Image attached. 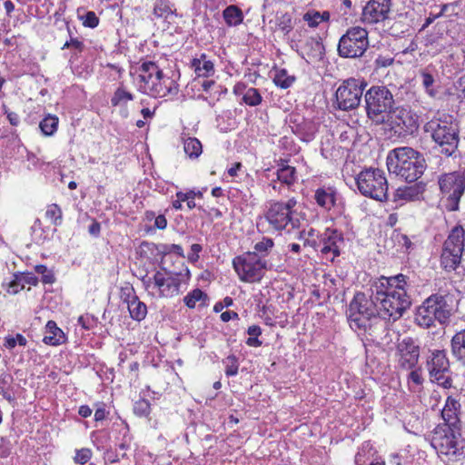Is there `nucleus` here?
Segmentation results:
<instances>
[{
	"label": "nucleus",
	"instance_id": "25",
	"mask_svg": "<svg viewBox=\"0 0 465 465\" xmlns=\"http://www.w3.org/2000/svg\"><path fill=\"white\" fill-rule=\"evenodd\" d=\"M277 180H272L271 186L275 192L281 193V186L277 185V181L287 186L292 185L296 182V170L290 165H283L276 171Z\"/></svg>",
	"mask_w": 465,
	"mask_h": 465
},
{
	"label": "nucleus",
	"instance_id": "18",
	"mask_svg": "<svg viewBox=\"0 0 465 465\" xmlns=\"http://www.w3.org/2000/svg\"><path fill=\"white\" fill-rule=\"evenodd\" d=\"M398 365L406 371L412 370L418 363L420 346L412 338H404L397 346Z\"/></svg>",
	"mask_w": 465,
	"mask_h": 465
},
{
	"label": "nucleus",
	"instance_id": "38",
	"mask_svg": "<svg viewBox=\"0 0 465 465\" xmlns=\"http://www.w3.org/2000/svg\"><path fill=\"white\" fill-rule=\"evenodd\" d=\"M456 7H457L456 3H450V4L442 5L440 6H436L435 8L438 10L430 11L429 13L428 16L425 18L424 24L422 25V29H425L426 27H428L437 18L444 15L446 14V12L448 11V9H452V11H453L454 8H456Z\"/></svg>",
	"mask_w": 465,
	"mask_h": 465
},
{
	"label": "nucleus",
	"instance_id": "24",
	"mask_svg": "<svg viewBox=\"0 0 465 465\" xmlns=\"http://www.w3.org/2000/svg\"><path fill=\"white\" fill-rule=\"evenodd\" d=\"M428 369L430 375L449 371L450 362L445 351L438 350L432 352L430 360L428 361Z\"/></svg>",
	"mask_w": 465,
	"mask_h": 465
},
{
	"label": "nucleus",
	"instance_id": "20",
	"mask_svg": "<svg viewBox=\"0 0 465 465\" xmlns=\"http://www.w3.org/2000/svg\"><path fill=\"white\" fill-rule=\"evenodd\" d=\"M322 242L321 252L330 261H333L341 254V249L344 245L343 234L337 229L328 228L323 233Z\"/></svg>",
	"mask_w": 465,
	"mask_h": 465
},
{
	"label": "nucleus",
	"instance_id": "59",
	"mask_svg": "<svg viewBox=\"0 0 465 465\" xmlns=\"http://www.w3.org/2000/svg\"><path fill=\"white\" fill-rule=\"evenodd\" d=\"M455 88L459 92L460 96L465 100V74L456 81Z\"/></svg>",
	"mask_w": 465,
	"mask_h": 465
},
{
	"label": "nucleus",
	"instance_id": "30",
	"mask_svg": "<svg viewBox=\"0 0 465 465\" xmlns=\"http://www.w3.org/2000/svg\"><path fill=\"white\" fill-rule=\"evenodd\" d=\"M65 336L63 331L57 327L55 322L48 321L45 325V335L43 341L45 344L56 346L64 343Z\"/></svg>",
	"mask_w": 465,
	"mask_h": 465
},
{
	"label": "nucleus",
	"instance_id": "2",
	"mask_svg": "<svg viewBox=\"0 0 465 465\" xmlns=\"http://www.w3.org/2000/svg\"><path fill=\"white\" fill-rule=\"evenodd\" d=\"M378 306L372 292L355 293L347 310L350 327L360 333L376 337L386 326Z\"/></svg>",
	"mask_w": 465,
	"mask_h": 465
},
{
	"label": "nucleus",
	"instance_id": "27",
	"mask_svg": "<svg viewBox=\"0 0 465 465\" xmlns=\"http://www.w3.org/2000/svg\"><path fill=\"white\" fill-rule=\"evenodd\" d=\"M317 204L325 210H331L336 203V191L332 187L318 188L314 193Z\"/></svg>",
	"mask_w": 465,
	"mask_h": 465
},
{
	"label": "nucleus",
	"instance_id": "43",
	"mask_svg": "<svg viewBox=\"0 0 465 465\" xmlns=\"http://www.w3.org/2000/svg\"><path fill=\"white\" fill-rule=\"evenodd\" d=\"M223 364L225 368L224 372L226 376L231 377L237 375L239 370V362L238 358L235 355L231 354L227 356L223 360Z\"/></svg>",
	"mask_w": 465,
	"mask_h": 465
},
{
	"label": "nucleus",
	"instance_id": "40",
	"mask_svg": "<svg viewBox=\"0 0 465 465\" xmlns=\"http://www.w3.org/2000/svg\"><path fill=\"white\" fill-rule=\"evenodd\" d=\"M57 125L58 118L48 115L40 122L39 127L45 135H53L57 130Z\"/></svg>",
	"mask_w": 465,
	"mask_h": 465
},
{
	"label": "nucleus",
	"instance_id": "17",
	"mask_svg": "<svg viewBox=\"0 0 465 465\" xmlns=\"http://www.w3.org/2000/svg\"><path fill=\"white\" fill-rule=\"evenodd\" d=\"M436 322L446 324L454 312V297L450 293H434L429 296Z\"/></svg>",
	"mask_w": 465,
	"mask_h": 465
},
{
	"label": "nucleus",
	"instance_id": "31",
	"mask_svg": "<svg viewBox=\"0 0 465 465\" xmlns=\"http://www.w3.org/2000/svg\"><path fill=\"white\" fill-rule=\"evenodd\" d=\"M223 17L228 26H237L243 21V13L237 5H229L223 12Z\"/></svg>",
	"mask_w": 465,
	"mask_h": 465
},
{
	"label": "nucleus",
	"instance_id": "64",
	"mask_svg": "<svg viewBox=\"0 0 465 465\" xmlns=\"http://www.w3.org/2000/svg\"><path fill=\"white\" fill-rule=\"evenodd\" d=\"M107 414H108V412L106 411L104 407L102 406V407L97 408L94 412L95 421L104 420L106 418Z\"/></svg>",
	"mask_w": 465,
	"mask_h": 465
},
{
	"label": "nucleus",
	"instance_id": "28",
	"mask_svg": "<svg viewBox=\"0 0 465 465\" xmlns=\"http://www.w3.org/2000/svg\"><path fill=\"white\" fill-rule=\"evenodd\" d=\"M191 66L198 77L207 78L214 74V64L207 59L205 54H202L198 58H193Z\"/></svg>",
	"mask_w": 465,
	"mask_h": 465
},
{
	"label": "nucleus",
	"instance_id": "9",
	"mask_svg": "<svg viewBox=\"0 0 465 465\" xmlns=\"http://www.w3.org/2000/svg\"><path fill=\"white\" fill-rule=\"evenodd\" d=\"M465 254V229L457 225L451 229L444 242L440 263L445 271H455Z\"/></svg>",
	"mask_w": 465,
	"mask_h": 465
},
{
	"label": "nucleus",
	"instance_id": "46",
	"mask_svg": "<svg viewBox=\"0 0 465 465\" xmlns=\"http://www.w3.org/2000/svg\"><path fill=\"white\" fill-rule=\"evenodd\" d=\"M45 216L52 222V223L59 225L62 223L63 213L57 204L53 203L47 206Z\"/></svg>",
	"mask_w": 465,
	"mask_h": 465
},
{
	"label": "nucleus",
	"instance_id": "61",
	"mask_svg": "<svg viewBox=\"0 0 465 465\" xmlns=\"http://www.w3.org/2000/svg\"><path fill=\"white\" fill-rule=\"evenodd\" d=\"M409 381L416 385H420L423 381V379L420 371L412 370L409 374Z\"/></svg>",
	"mask_w": 465,
	"mask_h": 465
},
{
	"label": "nucleus",
	"instance_id": "53",
	"mask_svg": "<svg viewBox=\"0 0 465 465\" xmlns=\"http://www.w3.org/2000/svg\"><path fill=\"white\" fill-rule=\"evenodd\" d=\"M81 19L83 20V25L86 27L94 28L99 24V19L93 11L87 12Z\"/></svg>",
	"mask_w": 465,
	"mask_h": 465
},
{
	"label": "nucleus",
	"instance_id": "8",
	"mask_svg": "<svg viewBox=\"0 0 465 465\" xmlns=\"http://www.w3.org/2000/svg\"><path fill=\"white\" fill-rule=\"evenodd\" d=\"M296 204L295 198H290L287 202L272 200L267 203L263 218L275 231L287 229L288 225L293 229L299 223V220L293 218V208Z\"/></svg>",
	"mask_w": 465,
	"mask_h": 465
},
{
	"label": "nucleus",
	"instance_id": "22",
	"mask_svg": "<svg viewBox=\"0 0 465 465\" xmlns=\"http://www.w3.org/2000/svg\"><path fill=\"white\" fill-rule=\"evenodd\" d=\"M460 402L453 397L449 396L446 400L445 406L441 411L442 419L446 422L442 427L455 428L456 424L460 420Z\"/></svg>",
	"mask_w": 465,
	"mask_h": 465
},
{
	"label": "nucleus",
	"instance_id": "4",
	"mask_svg": "<svg viewBox=\"0 0 465 465\" xmlns=\"http://www.w3.org/2000/svg\"><path fill=\"white\" fill-rule=\"evenodd\" d=\"M423 129L430 134L440 153L449 157L456 153L460 129L451 114L438 112L424 124Z\"/></svg>",
	"mask_w": 465,
	"mask_h": 465
},
{
	"label": "nucleus",
	"instance_id": "34",
	"mask_svg": "<svg viewBox=\"0 0 465 465\" xmlns=\"http://www.w3.org/2000/svg\"><path fill=\"white\" fill-rule=\"evenodd\" d=\"M128 311L132 319L141 322L146 317L147 306L144 302H141L138 297H133Z\"/></svg>",
	"mask_w": 465,
	"mask_h": 465
},
{
	"label": "nucleus",
	"instance_id": "58",
	"mask_svg": "<svg viewBox=\"0 0 465 465\" xmlns=\"http://www.w3.org/2000/svg\"><path fill=\"white\" fill-rule=\"evenodd\" d=\"M23 283H28L35 286L38 283V278L32 272L19 274Z\"/></svg>",
	"mask_w": 465,
	"mask_h": 465
},
{
	"label": "nucleus",
	"instance_id": "44",
	"mask_svg": "<svg viewBox=\"0 0 465 465\" xmlns=\"http://www.w3.org/2000/svg\"><path fill=\"white\" fill-rule=\"evenodd\" d=\"M153 15L157 18H167L173 14V10L164 0H157L153 6Z\"/></svg>",
	"mask_w": 465,
	"mask_h": 465
},
{
	"label": "nucleus",
	"instance_id": "33",
	"mask_svg": "<svg viewBox=\"0 0 465 465\" xmlns=\"http://www.w3.org/2000/svg\"><path fill=\"white\" fill-rule=\"evenodd\" d=\"M183 150L190 159H197L203 153V145L195 137L183 139Z\"/></svg>",
	"mask_w": 465,
	"mask_h": 465
},
{
	"label": "nucleus",
	"instance_id": "14",
	"mask_svg": "<svg viewBox=\"0 0 465 465\" xmlns=\"http://www.w3.org/2000/svg\"><path fill=\"white\" fill-rule=\"evenodd\" d=\"M366 83L360 79L344 80L335 92L334 106L341 111L357 108L361 101Z\"/></svg>",
	"mask_w": 465,
	"mask_h": 465
},
{
	"label": "nucleus",
	"instance_id": "11",
	"mask_svg": "<svg viewBox=\"0 0 465 465\" xmlns=\"http://www.w3.org/2000/svg\"><path fill=\"white\" fill-rule=\"evenodd\" d=\"M355 182L362 195L377 201L387 199L388 183L383 171L371 168L363 170L357 175Z\"/></svg>",
	"mask_w": 465,
	"mask_h": 465
},
{
	"label": "nucleus",
	"instance_id": "16",
	"mask_svg": "<svg viewBox=\"0 0 465 465\" xmlns=\"http://www.w3.org/2000/svg\"><path fill=\"white\" fill-rule=\"evenodd\" d=\"M418 115L411 110L404 107H397L391 111L389 122L395 132L401 134H413L419 128Z\"/></svg>",
	"mask_w": 465,
	"mask_h": 465
},
{
	"label": "nucleus",
	"instance_id": "7",
	"mask_svg": "<svg viewBox=\"0 0 465 465\" xmlns=\"http://www.w3.org/2000/svg\"><path fill=\"white\" fill-rule=\"evenodd\" d=\"M431 446L441 455L455 460H465V439L451 427H437L431 436Z\"/></svg>",
	"mask_w": 465,
	"mask_h": 465
},
{
	"label": "nucleus",
	"instance_id": "63",
	"mask_svg": "<svg viewBox=\"0 0 465 465\" xmlns=\"http://www.w3.org/2000/svg\"><path fill=\"white\" fill-rule=\"evenodd\" d=\"M133 297H137L134 288H127L126 290L124 291L122 298L124 302L127 303V307H129V304H131Z\"/></svg>",
	"mask_w": 465,
	"mask_h": 465
},
{
	"label": "nucleus",
	"instance_id": "42",
	"mask_svg": "<svg viewBox=\"0 0 465 465\" xmlns=\"http://www.w3.org/2000/svg\"><path fill=\"white\" fill-rule=\"evenodd\" d=\"M294 80L295 78L289 76L284 69L277 71L273 77V83L282 89L289 88L293 84Z\"/></svg>",
	"mask_w": 465,
	"mask_h": 465
},
{
	"label": "nucleus",
	"instance_id": "57",
	"mask_svg": "<svg viewBox=\"0 0 465 465\" xmlns=\"http://www.w3.org/2000/svg\"><path fill=\"white\" fill-rule=\"evenodd\" d=\"M13 377L5 372L0 374V392H4L7 387L12 383Z\"/></svg>",
	"mask_w": 465,
	"mask_h": 465
},
{
	"label": "nucleus",
	"instance_id": "36",
	"mask_svg": "<svg viewBox=\"0 0 465 465\" xmlns=\"http://www.w3.org/2000/svg\"><path fill=\"white\" fill-rule=\"evenodd\" d=\"M420 77L421 79V84L425 89L426 94L431 98L436 97L439 90L435 85L434 76L427 69H425L420 71Z\"/></svg>",
	"mask_w": 465,
	"mask_h": 465
},
{
	"label": "nucleus",
	"instance_id": "1",
	"mask_svg": "<svg viewBox=\"0 0 465 465\" xmlns=\"http://www.w3.org/2000/svg\"><path fill=\"white\" fill-rule=\"evenodd\" d=\"M411 288L410 278L402 273L390 277L381 276L372 282L370 292L373 293L384 322L399 320L411 307V298L409 292Z\"/></svg>",
	"mask_w": 465,
	"mask_h": 465
},
{
	"label": "nucleus",
	"instance_id": "29",
	"mask_svg": "<svg viewBox=\"0 0 465 465\" xmlns=\"http://www.w3.org/2000/svg\"><path fill=\"white\" fill-rule=\"evenodd\" d=\"M451 354L460 364L465 365V329L456 332L450 341Z\"/></svg>",
	"mask_w": 465,
	"mask_h": 465
},
{
	"label": "nucleus",
	"instance_id": "50",
	"mask_svg": "<svg viewBox=\"0 0 465 465\" xmlns=\"http://www.w3.org/2000/svg\"><path fill=\"white\" fill-rule=\"evenodd\" d=\"M35 272L42 275V282L44 283H53L54 282V274L45 265H36Z\"/></svg>",
	"mask_w": 465,
	"mask_h": 465
},
{
	"label": "nucleus",
	"instance_id": "48",
	"mask_svg": "<svg viewBox=\"0 0 465 465\" xmlns=\"http://www.w3.org/2000/svg\"><path fill=\"white\" fill-rule=\"evenodd\" d=\"M433 381H436L440 386L444 389H449L452 386V379L450 377V371L437 373V375H430Z\"/></svg>",
	"mask_w": 465,
	"mask_h": 465
},
{
	"label": "nucleus",
	"instance_id": "52",
	"mask_svg": "<svg viewBox=\"0 0 465 465\" xmlns=\"http://www.w3.org/2000/svg\"><path fill=\"white\" fill-rule=\"evenodd\" d=\"M25 287L20 275L15 274L14 279L9 282L7 292L11 294H16L19 291L23 290Z\"/></svg>",
	"mask_w": 465,
	"mask_h": 465
},
{
	"label": "nucleus",
	"instance_id": "6",
	"mask_svg": "<svg viewBox=\"0 0 465 465\" xmlns=\"http://www.w3.org/2000/svg\"><path fill=\"white\" fill-rule=\"evenodd\" d=\"M367 117L375 124L389 122L393 110L394 98L390 89L384 85L371 86L364 96Z\"/></svg>",
	"mask_w": 465,
	"mask_h": 465
},
{
	"label": "nucleus",
	"instance_id": "19",
	"mask_svg": "<svg viewBox=\"0 0 465 465\" xmlns=\"http://www.w3.org/2000/svg\"><path fill=\"white\" fill-rule=\"evenodd\" d=\"M391 7V0H370L362 10L361 21L366 25L383 22L389 17Z\"/></svg>",
	"mask_w": 465,
	"mask_h": 465
},
{
	"label": "nucleus",
	"instance_id": "13",
	"mask_svg": "<svg viewBox=\"0 0 465 465\" xmlns=\"http://www.w3.org/2000/svg\"><path fill=\"white\" fill-rule=\"evenodd\" d=\"M369 46L368 32L360 26H353L340 38L339 55L344 58L361 57Z\"/></svg>",
	"mask_w": 465,
	"mask_h": 465
},
{
	"label": "nucleus",
	"instance_id": "39",
	"mask_svg": "<svg viewBox=\"0 0 465 465\" xmlns=\"http://www.w3.org/2000/svg\"><path fill=\"white\" fill-rule=\"evenodd\" d=\"M134 100V95L123 86L118 87L114 95L111 98V104L113 106H123L126 105L128 102Z\"/></svg>",
	"mask_w": 465,
	"mask_h": 465
},
{
	"label": "nucleus",
	"instance_id": "60",
	"mask_svg": "<svg viewBox=\"0 0 465 465\" xmlns=\"http://www.w3.org/2000/svg\"><path fill=\"white\" fill-rule=\"evenodd\" d=\"M15 346H17L15 335L9 334L4 338V347L5 348H6L9 351H12L13 349L15 348Z\"/></svg>",
	"mask_w": 465,
	"mask_h": 465
},
{
	"label": "nucleus",
	"instance_id": "23",
	"mask_svg": "<svg viewBox=\"0 0 465 465\" xmlns=\"http://www.w3.org/2000/svg\"><path fill=\"white\" fill-rule=\"evenodd\" d=\"M414 321L417 325L425 329L435 326L436 320L433 318L429 297L416 309Z\"/></svg>",
	"mask_w": 465,
	"mask_h": 465
},
{
	"label": "nucleus",
	"instance_id": "10",
	"mask_svg": "<svg viewBox=\"0 0 465 465\" xmlns=\"http://www.w3.org/2000/svg\"><path fill=\"white\" fill-rule=\"evenodd\" d=\"M190 278V272L186 268L185 273H173L166 269L155 272L153 278H148L144 283L147 287L151 284L157 289L160 297L171 298L181 293L183 284L186 285Z\"/></svg>",
	"mask_w": 465,
	"mask_h": 465
},
{
	"label": "nucleus",
	"instance_id": "5",
	"mask_svg": "<svg viewBox=\"0 0 465 465\" xmlns=\"http://www.w3.org/2000/svg\"><path fill=\"white\" fill-rule=\"evenodd\" d=\"M139 91L154 98L178 93V84L165 75L154 62H143L138 68Z\"/></svg>",
	"mask_w": 465,
	"mask_h": 465
},
{
	"label": "nucleus",
	"instance_id": "45",
	"mask_svg": "<svg viewBox=\"0 0 465 465\" xmlns=\"http://www.w3.org/2000/svg\"><path fill=\"white\" fill-rule=\"evenodd\" d=\"M249 338L246 340V344L251 347H260L262 342L258 339L262 334V329L259 325H251L247 330Z\"/></svg>",
	"mask_w": 465,
	"mask_h": 465
},
{
	"label": "nucleus",
	"instance_id": "55",
	"mask_svg": "<svg viewBox=\"0 0 465 465\" xmlns=\"http://www.w3.org/2000/svg\"><path fill=\"white\" fill-rule=\"evenodd\" d=\"M393 62H394V59L392 57L382 56V55H379L374 61L376 67H379V68L388 67V66L391 65L393 64Z\"/></svg>",
	"mask_w": 465,
	"mask_h": 465
},
{
	"label": "nucleus",
	"instance_id": "41",
	"mask_svg": "<svg viewBox=\"0 0 465 465\" xmlns=\"http://www.w3.org/2000/svg\"><path fill=\"white\" fill-rule=\"evenodd\" d=\"M242 101L250 106H257L262 103V97L258 89L250 87L245 90Z\"/></svg>",
	"mask_w": 465,
	"mask_h": 465
},
{
	"label": "nucleus",
	"instance_id": "62",
	"mask_svg": "<svg viewBox=\"0 0 465 465\" xmlns=\"http://www.w3.org/2000/svg\"><path fill=\"white\" fill-rule=\"evenodd\" d=\"M155 229L163 230L167 226V220L163 214H159L154 219V224Z\"/></svg>",
	"mask_w": 465,
	"mask_h": 465
},
{
	"label": "nucleus",
	"instance_id": "49",
	"mask_svg": "<svg viewBox=\"0 0 465 465\" xmlns=\"http://www.w3.org/2000/svg\"><path fill=\"white\" fill-rule=\"evenodd\" d=\"M151 405L149 401L142 399L135 401L134 405V412L139 417L147 416L150 413Z\"/></svg>",
	"mask_w": 465,
	"mask_h": 465
},
{
	"label": "nucleus",
	"instance_id": "54",
	"mask_svg": "<svg viewBox=\"0 0 465 465\" xmlns=\"http://www.w3.org/2000/svg\"><path fill=\"white\" fill-rule=\"evenodd\" d=\"M92 457V451L90 449H81L76 451V455L74 457V461L79 464H85L89 461Z\"/></svg>",
	"mask_w": 465,
	"mask_h": 465
},
{
	"label": "nucleus",
	"instance_id": "35",
	"mask_svg": "<svg viewBox=\"0 0 465 465\" xmlns=\"http://www.w3.org/2000/svg\"><path fill=\"white\" fill-rule=\"evenodd\" d=\"M330 19V13L324 11L322 13L316 10H309L303 15V20L310 27H317L321 23L327 22Z\"/></svg>",
	"mask_w": 465,
	"mask_h": 465
},
{
	"label": "nucleus",
	"instance_id": "47",
	"mask_svg": "<svg viewBox=\"0 0 465 465\" xmlns=\"http://www.w3.org/2000/svg\"><path fill=\"white\" fill-rule=\"evenodd\" d=\"M273 245L274 242L272 239L263 237L262 241L255 243L253 252H256L258 255L265 256L270 252Z\"/></svg>",
	"mask_w": 465,
	"mask_h": 465
},
{
	"label": "nucleus",
	"instance_id": "15",
	"mask_svg": "<svg viewBox=\"0 0 465 465\" xmlns=\"http://www.w3.org/2000/svg\"><path fill=\"white\" fill-rule=\"evenodd\" d=\"M439 184L446 196V208L451 212L458 211L460 200L465 192V168L441 175Z\"/></svg>",
	"mask_w": 465,
	"mask_h": 465
},
{
	"label": "nucleus",
	"instance_id": "51",
	"mask_svg": "<svg viewBox=\"0 0 465 465\" xmlns=\"http://www.w3.org/2000/svg\"><path fill=\"white\" fill-rule=\"evenodd\" d=\"M278 27L284 35H288L292 30L291 15L288 14L282 15L278 23Z\"/></svg>",
	"mask_w": 465,
	"mask_h": 465
},
{
	"label": "nucleus",
	"instance_id": "12",
	"mask_svg": "<svg viewBox=\"0 0 465 465\" xmlns=\"http://www.w3.org/2000/svg\"><path fill=\"white\" fill-rule=\"evenodd\" d=\"M232 265L241 281L247 282H260L267 269V262L251 252L236 256Z\"/></svg>",
	"mask_w": 465,
	"mask_h": 465
},
{
	"label": "nucleus",
	"instance_id": "3",
	"mask_svg": "<svg viewBox=\"0 0 465 465\" xmlns=\"http://www.w3.org/2000/svg\"><path fill=\"white\" fill-rule=\"evenodd\" d=\"M386 163L390 174L409 183L417 182L427 167L423 155L407 146L390 151Z\"/></svg>",
	"mask_w": 465,
	"mask_h": 465
},
{
	"label": "nucleus",
	"instance_id": "56",
	"mask_svg": "<svg viewBox=\"0 0 465 465\" xmlns=\"http://www.w3.org/2000/svg\"><path fill=\"white\" fill-rule=\"evenodd\" d=\"M203 247L198 243H193L191 246V252L188 254V260L194 262L199 260V253L202 252Z\"/></svg>",
	"mask_w": 465,
	"mask_h": 465
},
{
	"label": "nucleus",
	"instance_id": "21",
	"mask_svg": "<svg viewBox=\"0 0 465 465\" xmlns=\"http://www.w3.org/2000/svg\"><path fill=\"white\" fill-rule=\"evenodd\" d=\"M324 45L320 37H308L300 46L299 54L308 64H315L322 60Z\"/></svg>",
	"mask_w": 465,
	"mask_h": 465
},
{
	"label": "nucleus",
	"instance_id": "32",
	"mask_svg": "<svg viewBox=\"0 0 465 465\" xmlns=\"http://www.w3.org/2000/svg\"><path fill=\"white\" fill-rule=\"evenodd\" d=\"M425 184L423 183H415L410 186L398 189V195L404 200L412 201L418 199L424 192Z\"/></svg>",
	"mask_w": 465,
	"mask_h": 465
},
{
	"label": "nucleus",
	"instance_id": "26",
	"mask_svg": "<svg viewBox=\"0 0 465 465\" xmlns=\"http://www.w3.org/2000/svg\"><path fill=\"white\" fill-rule=\"evenodd\" d=\"M292 132L303 142H311L314 139L318 132V124L311 120H303L301 123L295 124L292 127Z\"/></svg>",
	"mask_w": 465,
	"mask_h": 465
},
{
	"label": "nucleus",
	"instance_id": "37",
	"mask_svg": "<svg viewBox=\"0 0 465 465\" xmlns=\"http://www.w3.org/2000/svg\"><path fill=\"white\" fill-rule=\"evenodd\" d=\"M206 301L207 294L200 289L193 290L183 298V302L190 309L195 308L197 302H201L202 305H205Z\"/></svg>",
	"mask_w": 465,
	"mask_h": 465
}]
</instances>
